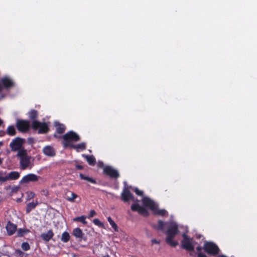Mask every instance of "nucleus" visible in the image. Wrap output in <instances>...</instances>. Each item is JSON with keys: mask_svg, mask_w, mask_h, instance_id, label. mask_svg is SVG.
Masks as SVG:
<instances>
[{"mask_svg": "<svg viewBox=\"0 0 257 257\" xmlns=\"http://www.w3.org/2000/svg\"><path fill=\"white\" fill-rule=\"evenodd\" d=\"M28 114L30 118L33 120L32 127L34 130L39 129V134H45L49 131L48 126L46 123H41L36 120L38 116L37 110L32 109L29 112Z\"/></svg>", "mask_w": 257, "mask_h": 257, "instance_id": "1", "label": "nucleus"}, {"mask_svg": "<svg viewBox=\"0 0 257 257\" xmlns=\"http://www.w3.org/2000/svg\"><path fill=\"white\" fill-rule=\"evenodd\" d=\"M178 233V226L177 224L174 222H170L168 229L166 231L167 235L166 241L171 246L175 247L177 244V242L173 240V239Z\"/></svg>", "mask_w": 257, "mask_h": 257, "instance_id": "2", "label": "nucleus"}, {"mask_svg": "<svg viewBox=\"0 0 257 257\" xmlns=\"http://www.w3.org/2000/svg\"><path fill=\"white\" fill-rule=\"evenodd\" d=\"M20 158V168L25 170L28 168H31L33 165L32 163V157L27 155L26 150H20L17 155Z\"/></svg>", "mask_w": 257, "mask_h": 257, "instance_id": "3", "label": "nucleus"}, {"mask_svg": "<svg viewBox=\"0 0 257 257\" xmlns=\"http://www.w3.org/2000/svg\"><path fill=\"white\" fill-rule=\"evenodd\" d=\"M65 142L63 143V146L66 148L68 146L70 147L72 145L70 143V142H77L80 140L79 136L73 131H70L67 133L62 137Z\"/></svg>", "mask_w": 257, "mask_h": 257, "instance_id": "4", "label": "nucleus"}, {"mask_svg": "<svg viewBox=\"0 0 257 257\" xmlns=\"http://www.w3.org/2000/svg\"><path fill=\"white\" fill-rule=\"evenodd\" d=\"M204 250L209 254L215 255L219 253V249L216 244L212 242H205L204 245Z\"/></svg>", "mask_w": 257, "mask_h": 257, "instance_id": "5", "label": "nucleus"}, {"mask_svg": "<svg viewBox=\"0 0 257 257\" xmlns=\"http://www.w3.org/2000/svg\"><path fill=\"white\" fill-rule=\"evenodd\" d=\"M24 142V140L20 138L17 137L14 139L10 144V147L12 151H19L20 150H23L21 149L22 145Z\"/></svg>", "mask_w": 257, "mask_h": 257, "instance_id": "6", "label": "nucleus"}, {"mask_svg": "<svg viewBox=\"0 0 257 257\" xmlns=\"http://www.w3.org/2000/svg\"><path fill=\"white\" fill-rule=\"evenodd\" d=\"M183 240L182 241V245L183 248L189 250L193 251L194 247L192 244V239L189 238L185 233L183 234Z\"/></svg>", "mask_w": 257, "mask_h": 257, "instance_id": "7", "label": "nucleus"}, {"mask_svg": "<svg viewBox=\"0 0 257 257\" xmlns=\"http://www.w3.org/2000/svg\"><path fill=\"white\" fill-rule=\"evenodd\" d=\"M121 197L122 200L125 202H128L130 200H132L134 202L138 201L137 199H135L133 195L131 193L128 188L125 187L123 191L121 193Z\"/></svg>", "mask_w": 257, "mask_h": 257, "instance_id": "8", "label": "nucleus"}, {"mask_svg": "<svg viewBox=\"0 0 257 257\" xmlns=\"http://www.w3.org/2000/svg\"><path fill=\"white\" fill-rule=\"evenodd\" d=\"M16 126L20 132H26L29 129L30 122L27 120L18 119L17 121Z\"/></svg>", "mask_w": 257, "mask_h": 257, "instance_id": "9", "label": "nucleus"}, {"mask_svg": "<svg viewBox=\"0 0 257 257\" xmlns=\"http://www.w3.org/2000/svg\"><path fill=\"white\" fill-rule=\"evenodd\" d=\"M14 84L13 81L8 77L2 78L0 81V92L3 90L4 88L9 89L12 87Z\"/></svg>", "mask_w": 257, "mask_h": 257, "instance_id": "10", "label": "nucleus"}, {"mask_svg": "<svg viewBox=\"0 0 257 257\" xmlns=\"http://www.w3.org/2000/svg\"><path fill=\"white\" fill-rule=\"evenodd\" d=\"M103 172L111 178H117L119 176L118 172L109 166H105L104 168Z\"/></svg>", "mask_w": 257, "mask_h": 257, "instance_id": "11", "label": "nucleus"}, {"mask_svg": "<svg viewBox=\"0 0 257 257\" xmlns=\"http://www.w3.org/2000/svg\"><path fill=\"white\" fill-rule=\"evenodd\" d=\"M131 209L134 211H138L139 213L144 216H147L148 215V210L144 207L141 206L139 204L135 203L132 204Z\"/></svg>", "mask_w": 257, "mask_h": 257, "instance_id": "12", "label": "nucleus"}, {"mask_svg": "<svg viewBox=\"0 0 257 257\" xmlns=\"http://www.w3.org/2000/svg\"><path fill=\"white\" fill-rule=\"evenodd\" d=\"M39 177L34 174H29L25 176L20 181V183H27L30 181H36L38 180Z\"/></svg>", "mask_w": 257, "mask_h": 257, "instance_id": "13", "label": "nucleus"}, {"mask_svg": "<svg viewBox=\"0 0 257 257\" xmlns=\"http://www.w3.org/2000/svg\"><path fill=\"white\" fill-rule=\"evenodd\" d=\"M72 234L76 238H78L79 240H86V237L82 230L80 228H75L73 229Z\"/></svg>", "mask_w": 257, "mask_h": 257, "instance_id": "14", "label": "nucleus"}, {"mask_svg": "<svg viewBox=\"0 0 257 257\" xmlns=\"http://www.w3.org/2000/svg\"><path fill=\"white\" fill-rule=\"evenodd\" d=\"M43 153L47 156L53 157L56 155L55 149L51 146H46L43 149Z\"/></svg>", "mask_w": 257, "mask_h": 257, "instance_id": "15", "label": "nucleus"}, {"mask_svg": "<svg viewBox=\"0 0 257 257\" xmlns=\"http://www.w3.org/2000/svg\"><path fill=\"white\" fill-rule=\"evenodd\" d=\"M142 202L144 205L149 207L152 210L154 209L156 206L153 201L151 200L148 197H144L142 199Z\"/></svg>", "mask_w": 257, "mask_h": 257, "instance_id": "16", "label": "nucleus"}, {"mask_svg": "<svg viewBox=\"0 0 257 257\" xmlns=\"http://www.w3.org/2000/svg\"><path fill=\"white\" fill-rule=\"evenodd\" d=\"M6 229L8 231L9 235H11L14 233L17 229V226L16 225L9 222L6 226Z\"/></svg>", "mask_w": 257, "mask_h": 257, "instance_id": "17", "label": "nucleus"}, {"mask_svg": "<svg viewBox=\"0 0 257 257\" xmlns=\"http://www.w3.org/2000/svg\"><path fill=\"white\" fill-rule=\"evenodd\" d=\"M53 232L52 230H48L46 233H43L41 234L42 238L46 241H49L53 236Z\"/></svg>", "mask_w": 257, "mask_h": 257, "instance_id": "18", "label": "nucleus"}, {"mask_svg": "<svg viewBox=\"0 0 257 257\" xmlns=\"http://www.w3.org/2000/svg\"><path fill=\"white\" fill-rule=\"evenodd\" d=\"M82 157L85 158L88 163L91 166H94L96 163V160L94 157L92 155L88 156L86 155H82Z\"/></svg>", "mask_w": 257, "mask_h": 257, "instance_id": "19", "label": "nucleus"}, {"mask_svg": "<svg viewBox=\"0 0 257 257\" xmlns=\"http://www.w3.org/2000/svg\"><path fill=\"white\" fill-rule=\"evenodd\" d=\"M78 197V195L71 191L68 192L66 194V199L71 202H73L74 201V199Z\"/></svg>", "mask_w": 257, "mask_h": 257, "instance_id": "20", "label": "nucleus"}, {"mask_svg": "<svg viewBox=\"0 0 257 257\" xmlns=\"http://www.w3.org/2000/svg\"><path fill=\"white\" fill-rule=\"evenodd\" d=\"M166 224V222H165L161 220H158V224H153L152 226L157 229L164 231Z\"/></svg>", "mask_w": 257, "mask_h": 257, "instance_id": "21", "label": "nucleus"}, {"mask_svg": "<svg viewBox=\"0 0 257 257\" xmlns=\"http://www.w3.org/2000/svg\"><path fill=\"white\" fill-rule=\"evenodd\" d=\"M7 175L8 178V180H16L19 178L20 173L16 171H12Z\"/></svg>", "mask_w": 257, "mask_h": 257, "instance_id": "22", "label": "nucleus"}, {"mask_svg": "<svg viewBox=\"0 0 257 257\" xmlns=\"http://www.w3.org/2000/svg\"><path fill=\"white\" fill-rule=\"evenodd\" d=\"M55 125L56 128L57 132L58 134H63L66 128H65V125L64 124H60L58 122H55Z\"/></svg>", "mask_w": 257, "mask_h": 257, "instance_id": "23", "label": "nucleus"}, {"mask_svg": "<svg viewBox=\"0 0 257 257\" xmlns=\"http://www.w3.org/2000/svg\"><path fill=\"white\" fill-rule=\"evenodd\" d=\"M152 210L154 211L156 214L161 216H165L168 214L166 210L158 208L156 207V206L154 207V209H153Z\"/></svg>", "mask_w": 257, "mask_h": 257, "instance_id": "24", "label": "nucleus"}, {"mask_svg": "<svg viewBox=\"0 0 257 257\" xmlns=\"http://www.w3.org/2000/svg\"><path fill=\"white\" fill-rule=\"evenodd\" d=\"M70 236L69 233L67 231H65L62 234L61 240L62 242L66 243L70 240Z\"/></svg>", "mask_w": 257, "mask_h": 257, "instance_id": "25", "label": "nucleus"}, {"mask_svg": "<svg viewBox=\"0 0 257 257\" xmlns=\"http://www.w3.org/2000/svg\"><path fill=\"white\" fill-rule=\"evenodd\" d=\"M79 176H80V178L82 179V180H86L91 183H93V184H96V181H95V179H93L92 178H90L88 176H85L84 175H83V174H81L80 173L79 174Z\"/></svg>", "mask_w": 257, "mask_h": 257, "instance_id": "26", "label": "nucleus"}, {"mask_svg": "<svg viewBox=\"0 0 257 257\" xmlns=\"http://www.w3.org/2000/svg\"><path fill=\"white\" fill-rule=\"evenodd\" d=\"M37 205V202H31L29 203L26 207V212L27 213H29L32 210L34 209Z\"/></svg>", "mask_w": 257, "mask_h": 257, "instance_id": "27", "label": "nucleus"}, {"mask_svg": "<svg viewBox=\"0 0 257 257\" xmlns=\"http://www.w3.org/2000/svg\"><path fill=\"white\" fill-rule=\"evenodd\" d=\"M70 147L73 149L84 150L86 149V144L85 143H81L78 145H71Z\"/></svg>", "mask_w": 257, "mask_h": 257, "instance_id": "28", "label": "nucleus"}, {"mask_svg": "<svg viewBox=\"0 0 257 257\" xmlns=\"http://www.w3.org/2000/svg\"><path fill=\"white\" fill-rule=\"evenodd\" d=\"M86 217L84 215H82L79 217H77L74 218L73 220L74 221H79L82 223L83 224H86L87 223V221H86Z\"/></svg>", "mask_w": 257, "mask_h": 257, "instance_id": "29", "label": "nucleus"}, {"mask_svg": "<svg viewBox=\"0 0 257 257\" xmlns=\"http://www.w3.org/2000/svg\"><path fill=\"white\" fill-rule=\"evenodd\" d=\"M6 174V172L0 171V184H2L3 183L8 181L7 175H5Z\"/></svg>", "mask_w": 257, "mask_h": 257, "instance_id": "30", "label": "nucleus"}, {"mask_svg": "<svg viewBox=\"0 0 257 257\" xmlns=\"http://www.w3.org/2000/svg\"><path fill=\"white\" fill-rule=\"evenodd\" d=\"M7 134L10 136H15L16 134L15 128L14 126H9L7 128Z\"/></svg>", "mask_w": 257, "mask_h": 257, "instance_id": "31", "label": "nucleus"}, {"mask_svg": "<svg viewBox=\"0 0 257 257\" xmlns=\"http://www.w3.org/2000/svg\"><path fill=\"white\" fill-rule=\"evenodd\" d=\"M107 220L110 223V224L111 225L112 227L115 230H117V226L115 224V223L114 222V221L112 219V218L110 217H108L107 218Z\"/></svg>", "mask_w": 257, "mask_h": 257, "instance_id": "32", "label": "nucleus"}, {"mask_svg": "<svg viewBox=\"0 0 257 257\" xmlns=\"http://www.w3.org/2000/svg\"><path fill=\"white\" fill-rule=\"evenodd\" d=\"M29 232V230L20 228L17 232L18 236H23L25 234Z\"/></svg>", "mask_w": 257, "mask_h": 257, "instance_id": "33", "label": "nucleus"}, {"mask_svg": "<svg viewBox=\"0 0 257 257\" xmlns=\"http://www.w3.org/2000/svg\"><path fill=\"white\" fill-rule=\"evenodd\" d=\"M21 247L25 251L28 250L30 248L29 244L27 242H23L22 244Z\"/></svg>", "mask_w": 257, "mask_h": 257, "instance_id": "34", "label": "nucleus"}, {"mask_svg": "<svg viewBox=\"0 0 257 257\" xmlns=\"http://www.w3.org/2000/svg\"><path fill=\"white\" fill-rule=\"evenodd\" d=\"M93 221L95 225L99 227L103 226V224L97 218L94 219Z\"/></svg>", "mask_w": 257, "mask_h": 257, "instance_id": "35", "label": "nucleus"}, {"mask_svg": "<svg viewBox=\"0 0 257 257\" xmlns=\"http://www.w3.org/2000/svg\"><path fill=\"white\" fill-rule=\"evenodd\" d=\"M134 191L138 195L141 196L143 195V192L142 191L140 190L138 188H136Z\"/></svg>", "mask_w": 257, "mask_h": 257, "instance_id": "36", "label": "nucleus"}, {"mask_svg": "<svg viewBox=\"0 0 257 257\" xmlns=\"http://www.w3.org/2000/svg\"><path fill=\"white\" fill-rule=\"evenodd\" d=\"M8 251L4 250L3 249L0 248V253L3 255L9 256Z\"/></svg>", "mask_w": 257, "mask_h": 257, "instance_id": "37", "label": "nucleus"}, {"mask_svg": "<svg viewBox=\"0 0 257 257\" xmlns=\"http://www.w3.org/2000/svg\"><path fill=\"white\" fill-rule=\"evenodd\" d=\"M96 213L94 210H91L90 211V213L89 216H88V218H91L93 217L95 215H96Z\"/></svg>", "mask_w": 257, "mask_h": 257, "instance_id": "38", "label": "nucleus"}, {"mask_svg": "<svg viewBox=\"0 0 257 257\" xmlns=\"http://www.w3.org/2000/svg\"><path fill=\"white\" fill-rule=\"evenodd\" d=\"M152 242L153 243H155V244H160V241L159 240H156V239H153L152 240Z\"/></svg>", "mask_w": 257, "mask_h": 257, "instance_id": "39", "label": "nucleus"}, {"mask_svg": "<svg viewBox=\"0 0 257 257\" xmlns=\"http://www.w3.org/2000/svg\"><path fill=\"white\" fill-rule=\"evenodd\" d=\"M16 252L17 254H19V255H21L23 253V252L20 249L16 250Z\"/></svg>", "mask_w": 257, "mask_h": 257, "instance_id": "40", "label": "nucleus"}, {"mask_svg": "<svg viewBox=\"0 0 257 257\" xmlns=\"http://www.w3.org/2000/svg\"><path fill=\"white\" fill-rule=\"evenodd\" d=\"M198 257H207V256L202 253H199L198 254Z\"/></svg>", "mask_w": 257, "mask_h": 257, "instance_id": "41", "label": "nucleus"}, {"mask_svg": "<svg viewBox=\"0 0 257 257\" xmlns=\"http://www.w3.org/2000/svg\"><path fill=\"white\" fill-rule=\"evenodd\" d=\"M35 196V194L33 192H30L29 195V197L30 198H33Z\"/></svg>", "mask_w": 257, "mask_h": 257, "instance_id": "42", "label": "nucleus"}, {"mask_svg": "<svg viewBox=\"0 0 257 257\" xmlns=\"http://www.w3.org/2000/svg\"><path fill=\"white\" fill-rule=\"evenodd\" d=\"M196 249L198 251H200L202 250V247L201 246H198L197 247Z\"/></svg>", "mask_w": 257, "mask_h": 257, "instance_id": "43", "label": "nucleus"}, {"mask_svg": "<svg viewBox=\"0 0 257 257\" xmlns=\"http://www.w3.org/2000/svg\"><path fill=\"white\" fill-rule=\"evenodd\" d=\"M76 167H77V168L78 169H79V170L82 169L83 168H82V166H80V165H77V166H76Z\"/></svg>", "mask_w": 257, "mask_h": 257, "instance_id": "44", "label": "nucleus"}, {"mask_svg": "<svg viewBox=\"0 0 257 257\" xmlns=\"http://www.w3.org/2000/svg\"><path fill=\"white\" fill-rule=\"evenodd\" d=\"M4 97H5V95L2 94L1 96H0V100H2L3 98H4Z\"/></svg>", "mask_w": 257, "mask_h": 257, "instance_id": "45", "label": "nucleus"}, {"mask_svg": "<svg viewBox=\"0 0 257 257\" xmlns=\"http://www.w3.org/2000/svg\"><path fill=\"white\" fill-rule=\"evenodd\" d=\"M3 159L0 158V165L3 163Z\"/></svg>", "mask_w": 257, "mask_h": 257, "instance_id": "46", "label": "nucleus"}, {"mask_svg": "<svg viewBox=\"0 0 257 257\" xmlns=\"http://www.w3.org/2000/svg\"><path fill=\"white\" fill-rule=\"evenodd\" d=\"M102 257H110V256L108 254H107L103 255Z\"/></svg>", "mask_w": 257, "mask_h": 257, "instance_id": "47", "label": "nucleus"}, {"mask_svg": "<svg viewBox=\"0 0 257 257\" xmlns=\"http://www.w3.org/2000/svg\"><path fill=\"white\" fill-rule=\"evenodd\" d=\"M3 142H0V147H1V146H3Z\"/></svg>", "mask_w": 257, "mask_h": 257, "instance_id": "48", "label": "nucleus"}, {"mask_svg": "<svg viewBox=\"0 0 257 257\" xmlns=\"http://www.w3.org/2000/svg\"><path fill=\"white\" fill-rule=\"evenodd\" d=\"M2 123H3V121L2 119H0V125L2 124Z\"/></svg>", "mask_w": 257, "mask_h": 257, "instance_id": "49", "label": "nucleus"}, {"mask_svg": "<svg viewBox=\"0 0 257 257\" xmlns=\"http://www.w3.org/2000/svg\"><path fill=\"white\" fill-rule=\"evenodd\" d=\"M219 257H227V256L222 255H220Z\"/></svg>", "mask_w": 257, "mask_h": 257, "instance_id": "50", "label": "nucleus"}, {"mask_svg": "<svg viewBox=\"0 0 257 257\" xmlns=\"http://www.w3.org/2000/svg\"><path fill=\"white\" fill-rule=\"evenodd\" d=\"M101 165L102 166H103V163H101Z\"/></svg>", "mask_w": 257, "mask_h": 257, "instance_id": "51", "label": "nucleus"}]
</instances>
